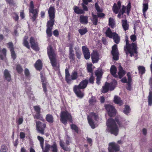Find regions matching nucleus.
Wrapping results in <instances>:
<instances>
[{
    "instance_id": "obj_13",
    "label": "nucleus",
    "mask_w": 152,
    "mask_h": 152,
    "mask_svg": "<svg viewBox=\"0 0 152 152\" xmlns=\"http://www.w3.org/2000/svg\"><path fill=\"white\" fill-rule=\"evenodd\" d=\"M104 107L107 112L109 116L112 117L116 114V110L112 105L109 104H106L104 105Z\"/></svg>"
},
{
    "instance_id": "obj_4",
    "label": "nucleus",
    "mask_w": 152,
    "mask_h": 152,
    "mask_svg": "<svg viewBox=\"0 0 152 152\" xmlns=\"http://www.w3.org/2000/svg\"><path fill=\"white\" fill-rule=\"evenodd\" d=\"M126 45L124 47V50L126 54L130 53V56L132 57L134 55V53L137 54V47L136 43L132 42L131 44L129 43L128 38L126 37Z\"/></svg>"
},
{
    "instance_id": "obj_64",
    "label": "nucleus",
    "mask_w": 152,
    "mask_h": 152,
    "mask_svg": "<svg viewBox=\"0 0 152 152\" xmlns=\"http://www.w3.org/2000/svg\"><path fill=\"white\" fill-rule=\"evenodd\" d=\"M94 77L91 75L89 79V81L90 83L93 84L94 83Z\"/></svg>"
},
{
    "instance_id": "obj_44",
    "label": "nucleus",
    "mask_w": 152,
    "mask_h": 152,
    "mask_svg": "<svg viewBox=\"0 0 152 152\" xmlns=\"http://www.w3.org/2000/svg\"><path fill=\"white\" fill-rule=\"evenodd\" d=\"M7 50L5 48H4L2 49L1 52V54H0V58L1 60H3L4 57L6 56Z\"/></svg>"
},
{
    "instance_id": "obj_36",
    "label": "nucleus",
    "mask_w": 152,
    "mask_h": 152,
    "mask_svg": "<svg viewBox=\"0 0 152 152\" xmlns=\"http://www.w3.org/2000/svg\"><path fill=\"white\" fill-rule=\"evenodd\" d=\"M92 19L91 20L92 22L94 25L96 26L98 21L97 16L96 15L94 14L93 13H92Z\"/></svg>"
},
{
    "instance_id": "obj_33",
    "label": "nucleus",
    "mask_w": 152,
    "mask_h": 152,
    "mask_svg": "<svg viewBox=\"0 0 152 152\" xmlns=\"http://www.w3.org/2000/svg\"><path fill=\"white\" fill-rule=\"evenodd\" d=\"M59 144L60 146L64 151H71V149L69 147H68L67 146H65L62 140L60 141Z\"/></svg>"
},
{
    "instance_id": "obj_47",
    "label": "nucleus",
    "mask_w": 152,
    "mask_h": 152,
    "mask_svg": "<svg viewBox=\"0 0 152 152\" xmlns=\"http://www.w3.org/2000/svg\"><path fill=\"white\" fill-rule=\"evenodd\" d=\"M70 127L72 129L74 130L76 133H79V128L76 125L72 124L70 125Z\"/></svg>"
},
{
    "instance_id": "obj_56",
    "label": "nucleus",
    "mask_w": 152,
    "mask_h": 152,
    "mask_svg": "<svg viewBox=\"0 0 152 152\" xmlns=\"http://www.w3.org/2000/svg\"><path fill=\"white\" fill-rule=\"evenodd\" d=\"M24 74L26 77H29L30 76V73L29 70L27 68H25L24 70Z\"/></svg>"
},
{
    "instance_id": "obj_53",
    "label": "nucleus",
    "mask_w": 152,
    "mask_h": 152,
    "mask_svg": "<svg viewBox=\"0 0 152 152\" xmlns=\"http://www.w3.org/2000/svg\"><path fill=\"white\" fill-rule=\"evenodd\" d=\"M51 145L48 143H46L45 149L43 152H49L50 149V148Z\"/></svg>"
},
{
    "instance_id": "obj_10",
    "label": "nucleus",
    "mask_w": 152,
    "mask_h": 152,
    "mask_svg": "<svg viewBox=\"0 0 152 152\" xmlns=\"http://www.w3.org/2000/svg\"><path fill=\"white\" fill-rule=\"evenodd\" d=\"M44 73L41 72L40 74L41 82L42 83V87L43 88V91L45 94L47 95L48 90L47 86L48 84V82L47 80L46 77L44 76Z\"/></svg>"
},
{
    "instance_id": "obj_17",
    "label": "nucleus",
    "mask_w": 152,
    "mask_h": 152,
    "mask_svg": "<svg viewBox=\"0 0 152 152\" xmlns=\"http://www.w3.org/2000/svg\"><path fill=\"white\" fill-rule=\"evenodd\" d=\"M8 48L10 49L12 58L15 60L16 58V56L14 50V48L13 43L12 42H9L7 43Z\"/></svg>"
},
{
    "instance_id": "obj_24",
    "label": "nucleus",
    "mask_w": 152,
    "mask_h": 152,
    "mask_svg": "<svg viewBox=\"0 0 152 152\" xmlns=\"http://www.w3.org/2000/svg\"><path fill=\"white\" fill-rule=\"evenodd\" d=\"M79 21L82 24H87L88 23V17L87 16L81 15L80 17Z\"/></svg>"
},
{
    "instance_id": "obj_34",
    "label": "nucleus",
    "mask_w": 152,
    "mask_h": 152,
    "mask_svg": "<svg viewBox=\"0 0 152 152\" xmlns=\"http://www.w3.org/2000/svg\"><path fill=\"white\" fill-rule=\"evenodd\" d=\"M50 20H48L47 23V28H52L54 23L55 20L54 19L50 18Z\"/></svg>"
},
{
    "instance_id": "obj_6",
    "label": "nucleus",
    "mask_w": 152,
    "mask_h": 152,
    "mask_svg": "<svg viewBox=\"0 0 152 152\" xmlns=\"http://www.w3.org/2000/svg\"><path fill=\"white\" fill-rule=\"evenodd\" d=\"M60 121L64 124H67V121H68L71 122L72 121V116L67 111H63L61 112L60 115Z\"/></svg>"
},
{
    "instance_id": "obj_62",
    "label": "nucleus",
    "mask_w": 152,
    "mask_h": 152,
    "mask_svg": "<svg viewBox=\"0 0 152 152\" xmlns=\"http://www.w3.org/2000/svg\"><path fill=\"white\" fill-rule=\"evenodd\" d=\"M130 39L133 42H134L136 40V36L135 35H132L130 36Z\"/></svg>"
},
{
    "instance_id": "obj_50",
    "label": "nucleus",
    "mask_w": 152,
    "mask_h": 152,
    "mask_svg": "<svg viewBox=\"0 0 152 152\" xmlns=\"http://www.w3.org/2000/svg\"><path fill=\"white\" fill-rule=\"evenodd\" d=\"M0 152H7V146L5 144L1 145Z\"/></svg>"
},
{
    "instance_id": "obj_45",
    "label": "nucleus",
    "mask_w": 152,
    "mask_h": 152,
    "mask_svg": "<svg viewBox=\"0 0 152 152\" xmlns=\"http://www.w3.org/2000/svg\"><path fill=\"white\" fill-rule=\"evenodd\" d=\"M16 69L18 73L21 74L23 71V69L20 64H17L16 65Z\"/></svg>"
},
{
    "instance_id": "obj_55",
    "label": "nucleus",
    "mask_w": 152,
    "mask_h": 152,
    "mask_svg": "<svg viewBox=\"0 0 152 152\" xmlns=\"http://www.w3.org/2000/svg\"><path fill=\"white\" fill-rule=\"evenodd\" d=\"M34 110L36 113H41V108L39 105H36L34 107Z\"/></svg>"
},
{
    "instance_id": "obj_20",
    "label": "nucleus",
    "mask_w": 152,
    "mask_h": 152,
    "mask_svg": "<svg viewBox=\"0 0 152 152\" xmlns=\"http://www.w3.org/2000/svg\"><path fill=\"white\" fill-rule=\"evenodd\" d=\"M91 59L92 62L94 64L96 63L98 61L99 59V55L97 51H94L92 53Z\"/></svg>"
},
{
    "instance_id": "obj_11",
    "label": "nucleus",
    "mask_w": 152,
    "mask_h": 152,
    "mask_svg": "<svg viewBox=\"0 0 152 152\" xmlns=\"http://www.w3.org/2000/svg\"><path fill=\"white\" fill-rule=\"evenodd\" d=\"M108 152H118L120 150V146L115 142H110L108 148Z\"/></svg>"
},
{
    "instance_id": "obj_46",
    "label": "nucleus",
    "mask_w": 152,
    "mask_h": 152,
    "mask_svg": "<svg viewBox=\"0 0 152 152\" xmlns=\"http://www.w3.org/2000/svg\"><path fill=\"white\" fill-rule=\"evenodd\" d=\"M145 3L143 4L142 11H147L148 9V4L147 0H144Z\"/></svg>"
},
{
    "instance_id": "obj_39",
    "label": "nucleus",
    "mask_w": 152,
    "mask_h": 152,
    "mask_svg": "<svg viewBox=\"0 0 152 152\" xmlns=\"http://www.w3.org/2000/svg\"><path fill=\"white\" fill-rule=\"evenodd\" d=\"M131 111V109L130 106L128 105H125L123 112L126 115H128Z\"/></svg>"
},
{
    "instance_id": "obj_8",
    "label": "nucleus",
    "mask_w": 152,
    "mask_h": 152,
    "mask_svg": "<svg viewBox=\"0 0 152 152\" xmlns=\"http://www.w3.org/2000/svg\"><path fill=\"white\" fill-rule=\"evenodd\" d=\"M29 13L32 14V16H31V19L33 22L36 20L37 18L39 10L37 9H34V5L33 1L30 2L29 8Z\"/></svg>"
},
{
    "instance_id": "obj_63",
    "label": "nucleus",
    "mask_w": 152,
    "mask_h": 152,
    "mask_svg": "<svg viewBox=\"0 0 152 152\" xmlns=\"http://www.w3.org/2000/svg\"><path fill=\"white\" fill-rule=\"evenodd\" d=\"M53 34L54 36L58 37L59 35V33L57 29L53 31Z\"/></svg>"
},
{
    "instance_id": "obj_12",
    "label": "nucleus",
    "mask_w": 152,
    "mask_h": 152,
    "mask_svg": "<svg viewBox=\"0 0 152 152\" xmlns=\"http://www.w3.org/2000/svg\"><path fill=\"white\" fill-rule=\"evenodd\" d=\"M83 9L80 8L77 6H75L73 8V10L74 12L77 14H84L85 13V11H87L88 9L85 4L82 3L81 4Z\"/></svg>"
},
{
    "instance_id": "obj_26",
    "label": "nucleus",
    "mask_w": 152,
    "mask_h": 152,
    "mask_svg": "<svg viewBox=\"0 0 152 152\" xmlns=\"http://www.w3.org/2000/svg\"><path fill=\"white\" fill-rule=\"evenodd\" d=\"M45 120L49 124H52L54 122V118L53 116L51 114H48L46 115Z\"/></svg>"
},
{
    "instance_id": "obj_7",
    "label": "nucleus",
    "mask_w": 152,
    "mask_h": 152,
    "mask_svg": "<svg viewBox=\"0 0 152 152\" xmlns=\"http://www.w3.org/2000/svg\"><path fill=\"white\" fill-rule=\"evenodd\" d=\"M106 36L110 38H113L114 42L117 44H118L120 41V37L118 34L115 32H113L110 28L109 27L105 32Z\"/></svg>"
},
{
    "instance_id": "obj_48",
    "label": "nucleus",
    "mask_w": 152,
    "mask_h": 152,
    "mask_svg": "<svg viewBox=\"0 0 152 152\" xmlns=\"http://www.w3.org/2000/svg\"><path fill=\"white\" fill-rule=\"evenodd\" d=\"M88 31L86 28L85 27L83 28L80 29L78 30V32L81 35L85 34Z\"/></svg>"
},
{
    "instance_id": "obj_49",
    "label": "nucleus",
    "mask_w": 152,
    "mask_h": 152,
    "mask_svg": "<svg viewBox=\"0 0 152 152\" xmlns=\"http://www.w3.org/2000/svg\"><path fill=\"white\" fill-rule=\"evenodd\" d=\"M52 28H47L46 33L47 35V37H51L52 35Z\"/></svg>"
},
{
    "instance_id": "obj_41",
    "label": "nucleus",
    "mask_w": 152,
    "mask_h": 152,
    "mask_svg": "<svg viewBox=\"0 0 152 152\" xmlns=\"http://www.w3.org/2000/svg\"><path fill=\"white\" fill-rule=\"evenodd\" d=\"M138 69L139 71V73L141 75H143L145 72V68L143 66H139L138 67Z\"/></svg>"
},
{
    "instance_id": "obj_21",
    "label": "nucleus",
    "mask_w": 152,
    "mask_h": 152,
    "mask_svg": "<svg viewBox=\"0 0 152 152\" xmlns=\"http://www.w3.org/2000/svg\"><path fill=\"white\" fill-rule=\"evenodd\" d=\"M34 66L37 71L41 70L43 67V63L40 59H38L34 64Z\"/></svg>"
},
{
    "instance_id": "obj_23",
    "label": "nucleus",
    "mask_w": 152,
    "mask_h": 152,
    "mask_svg": "<svg viewBox=\"0 0 152 152\" xmlns=\"http://www.w3.org/2000/svg\"><path fill=\"white\" fill-rule=\"evenodd\" d=\"M55 9L54 7H50L48 10V13L50 18L54 19L55 15Z\"/></svg>"
},
{
    "instance_id": "obj_32",
    "label": "nucleus",
    "mask_w": 152,
    "mask_h": 152,
    "mask_svg": "<svg viewBox=\"0 0 152 152\" xmlns=\"http://www.w3.org/2000/svg\"><path fill=\"white\" fill-rule=\"evenodd\" d=\"M28 37L27 36H25L23 39V44L25 47L28 49H30V46L29 45V43L28 41Z\"/></svg>"
},
{
    "instance_id": "obj_38",
    "label": "nucleus",
    "mask_w": 152,
    "mask_h": 152,
    "mask_svg": "<svg viewBox=\"0 0 152 152\" xmlns=\"http://www.w3.org/2000/svg\"><path fill=\"white\" fill-rule=\"evenodd\" d=\"M65 80L67 83V82H69V81L70 80V74L69 73V70L67 68H66L65 70Z\"/></svg>"
},
{
    "instance_id": "obj_9",
    "label": "nucleus",
    "mask_w": 152,
    "mask_h": 152,
    "mask_svg": "<svg viewBox=\"0 0 152 152\" xmlns=\"http://www.w3.org/2000/svg\"><path fill=\"white\" fill-rule=\"evenodd\" d=\"M36 123V129L38 132L42 134H44V131L46 128L45 123H42L41 122L35 120Z\"/></svg>"
},
{
    "instance_id": "obj_40",
    "label": "nucleus",
    "mask_w": 152,
    "mask_h": 152,
    "mask_svg": "<svg viewBox=\"0 0 152 152\" xmlns=\"http://www.w3.org/2000/svg\"><path fill=\"white\" fill-rule=\"evenodd\" d=\"M50 150L52 152H58L57 145L56 142H54L53 144L51 145Z\"/></svg>"
},
{
    "instance_id": "obj_28",
    "label": "nucleus",
    "mask_w": 152,
    "mask_h": 152,
    "mask_svg": "<svg viewBox=\"0 0 152 152\" xmlns=\"http://www.w3.org/2000/svg\"><path fill=\"white\" fill-rule=\"evenodd\" d=\"M119 71L118 74L120 78H121L125 74L126 72L123 69V67L120 65L118 67Z\"/></svg>"
},
{
    "instance_id": "obj_35",
    "label": "nucleus",
    "mask_w": 152,
    "mask_h": 152,
    "mask_svg": "<svg viewBox=\"0 0 152 152\" xmlns=\"http://www.w3.org/2000/svg\"><path fill=\"white\" fill-rule=\"evenodd\" d=\"M87 119L88 123L91 128L93 129H94L95 128V125L91 118L88 115L87 117Z\"/></svg>"
},
{
    "instance_id": "obj_22",
    "label": "nucleus",
    "mask_w": 152,
    "mask_h": 152,
    "mask_svg": "<svg viewBox=\"0 0 152 152\" xmlns=\"http://www.w3.org/2000/svg\"><path fill=\"white\" fill-rule=\"evenodd\" d=\"M78 76L77 72L76 71H73L69 79H70V80L69 81V82H67V83L68 84H71L72 80H77L78 78Z\"/></svg>"
},
{
    "instance_id": "obj_54",
    "label": "nucleus",
    "mask_w": 152,
    "mask_h": 152,
    "mask_svg": "<svg viewBox=\"0 0 152 152\" xmlns=\"http://www.w3.org/2000/svg\"><path fill=\"white\" fill-rule=\"evenodd\" d=\"M7 4H9L10 6H14L15 4V1L13 0H5Z\"/></svg>"
},
{
    "instance_id": "obj_16",
    "label": "nucleus",
    "mask_w": 152,
    "mask_h": 152,
    "mask_svg": "<svg viewBox=\"0 0 152 152\" xmlns=\"http://www.w3.org/2000/svg\"><path fill=\"white\" fill-rule=\"evenodd\" d=\"M114 88L112 84L106 82L105 83L104 85L102 86L101 92L103 93H106L108 92L109 90L113 91Z\"/></svg>"
},
{
    "instance_id": "obj_19",
    "label": "nucleus",
    "mask_w": 152,
    "mask_h": 152,
    "mask_svg": "<svg viewBox=\"0 0 152 152\" xmlns=\"http://www.w3.org/2000/svg\"><path fill=\"white\" fill-rule=\"evenodd\" d=\"M82 50L85 59H88L90 57V53L88 48L86 46H83L82 47Z\"/></svg>"
},
{
    "instance_id": "obj_60",
    "label": "nucleus",
    "mask_w": 152,
    "mask_h": 152,
    "mask_svg": "<svg viewBox=\"0 0 152 152\" xmlns=\"http://www.w3.org/2000/svg\"><path fill=\"white\" fill-rule=\"evenodd\" d=\"M69 58L70 59L74 61L75 60V54L74 53L69 54Z\"/></svg>"
},
{
    "instance_id": "obj_1",
    "label": "nucleus",
    "mask_w": 152,
    "mask_h": 152,
    "mask_svg": "<svg viewBox=\"0 0 152 152\" xmlns=\"http://www.w3.org/2000/svg\"><path fill=\"white\" fill-rule=\"evenodd\" d=\"M125 122V120L119 116H116L114 119L110 118L106 122L107 130L112 134L117 136L119 131L118 125L119 127H123Z\"/></svg>"
},
{
    "instance_id": "obj_43",
    "label": "nucleus",
    "mask_w": 152,
    "mask_h": 152,
    "mask_svg": "<svg viewBox=\"0 0 152 152\" xmlns=\"http://www.w3.org/2000/svg\"><path fill=\"white\" fill-rule=\"evenodd\" d=\"M37 139L39 141L40 146L43 150L44 149V139L42 137L39 136H37Z\"/></svg>"
},
{
    "instance_id": "obj_27",
    "label": "nucleus",
    "mask_w": 152,
    "mask_h": 152,
    "mask_svg": "<svg viewBox=\"0 0 152 152\" xmlns=\"http://www.w3.org/2000/svg\"><path fill=\"white\" fill-rule=\"evenodd\" d=\"M117 68L115 66L113 65L111 66L110 71L111 74L115 78L118 77V75H116Z\"/></svg>"
},
{
    "instance_id": "obj_14",
    "label": "nucleus",
    "mask_w": 152,
    "mask_h": 152,
    "mask_svg": "<svg viewBox=\"0 0 152 152\" xmlns=\"http://www.w3.org/2000/svg\"><path fill=\"white\" fill-rule=\"evenodd\" d=\"M29 42L31 45V48L34 50L38 51L39 50L38 46V43L37 39L34 37H30L29 40Z\"/></svg>"
},
{
    "instance_id": "obj_59",
    "label": "nucleus",
    "mask_w": 152,
    "mask_h": 152,
    "mask_svg": "<svg viewBox=\"0 0 152 152\" xmlns=\"http://www.w3.org/2000/svg\"><path fill=\"white\" fill-rule=\"evenodd\" d=\"M23 119L22 117L19 118L18 120L17 121V123L18 125H20L23 123Z\"/></svg>"
},
{
    "instance_id": "obj_3",
    "label": "nucleus",
    "mask_w": 152,
    "mask_h": 152,
    "mask_svg": "<svg viewBox=\"0 0 152 152\" xmlns=\"http://www.w3.org/2000/svg\"><path fill=\"white\" fill-rule=\"evenodd\" d=\"M88 81V80L85 79L83 80L78 85H75L73 87L74 92L77 96L80 98H83L84 96V90L82 91L81 89H84L87 86Z\"/></svg>"
},
{
    "instance_id": "obj_51",
    "label": "nucleus",
    "mask_w": 152,
    "mask_h": 152,
    "mask_svg": "<svg viewBox=\"0 0 152 152\" xmlns=\"http://www.w3.org/2000/svg\"><path fill=\"white\" fill-rule=\"evenodd\" d=\"M95 9L97 12H102V10L100 8V7L99 6L97 2H96L95 3Z\"/></svg>"
},
{
    "instance_id": "obj_58",
    "label": "nucleus",
    "mask_w": 152,
    "mask_h": 152,
    "mask_svg": "<svg viewBox=\"0 0 152 152\" xmlns=\"http://www.w3.org/2000/svg\"><path fill=\"white\" fill-rule=\"evenodd\" d=\"M127 76L128 77V81L127 83H131L132 81V79L131 78V75L130 72H128L127 74Z\"/></svg>"
},
{
    "instance_id": "obj_29",
    "label": "nucleus",
    "mask_w": 152,
    "mask_h": 152,
    "mask_svg": "<svg viewBox=\"0 0 152 152\" xmlns=\"http://www.w3.org/2000/svg\"><path fill=\"white\" fill-rule=\"evenodd\" d=\"M33 115L35 120H39L42 121H44L45 120L42 116L41 114V113H36L35 114H33Z\"/></svg>"
},
{
    "instance_id": "obj_25",
    "label": "nucleus",
    "mask_w": 152,
    "mask_h": 152,
    "mask_svg": "<svg viewBox=\"0 0 152 152\" xmlns=\"http://www.w3.org/2000/svg\"><path fill=\"white\" fill-rule=\"evenodd\" d=\"M4 76L6 80L10 82L11 80V75L8 70L5 69L4 72Z\"/></svg>"
},
{
    "instance_id": "obj_52",
    "label": "nucleus",
    "mask_w": 152,
    "mask_h": 152,
    "mask_svg": "<svg viewBox=\"0 0 152 152\" xmlns=\"http://www.w3.org/2000/svg\"><path fill=\"white\" fill-rule=\"evenodd\" d=\"M92 64H88L87 65V69L88 72L92 73L93 69L92 68Z\"/></svg>"
},
{
    "instance_id": "obj_18",
    "label": "nucleus",
    "mask_w": 152,
    "mask_h": 152,
    "mask_svg": "<svg viewBox=\"0 0 152 152\" xmlns=\"http://www.w3.org/2000/svg\"><path fill=\"white\" fill-rule=\"evenodd\" d=\"M149 84L151 87V88L150 90L148 96V105L151 106L152 104V77L150 78L149 79Z\"/></svg>"
},
{
    "instance_id": "obj_2",
    "label": "nucleus",
    "mask_w": 152,
    "mask_h": 152,
    "mask_svg": "<svg viewBox=\"0 0 152 152\" xmlns=\"http://www.w3.org/2000/svg\"><path fill=\"white\" fill-rule=\"evenodd\" d=\"M121 7V3L120 1L117 2V4L114 3L112 7V10L113 12L115 14H117V17L119 18H121V16L124 13H126H126L127 15H129L131 11V5L130 2H129L126 6L124 5L122 6V8L120 10Z\"/></svg>"
},
{
    "instance_id": "obj_42",
    "label": "nucleus",
    "mask_w": 152,
    "mask_h": 152,
    "mask_svg": "<svg viewBox=\"0 0 152 152\" xmlns=\"http://www.w3.org/2000/svg\"><path fill=\"white\" fill-rule=\"evenodd\" d=\"M96 83L98 85H99L100 83V81L102 77L101 73L100 72H97L96 73Z\"/></svg>"
},
{
    "instance_id": "obj_30",
    "label": "nucleus",
    "mask_w": 152,
    "mask_h": 152,
    "mask_svg": "<svg viewBox=\"0 0 152 152\" xmlns=\"http://www.w3.org/2000/svg\"><path fill=\"white\" fill-rule=\"evenodd\" d=\"M114 102L116 104H118L120 106L122 105L123 102L121 99L118 96H115L114 97Z\"/></svg>"
},
{
    "instance_id": "obj_61",
    "label": "nucleus",
    "mask_w": 152,
    "mask_h": 152,
    "mask_svg": "<svg viewBox=\"0 0 152 152\" xmlns=\"http://www.w3.org/2000/svg\"><path fill=\"white\" fill-rule=\"evenodd\" d=\"M67 137L66 139V144L69 145V144L70 141V138L68 135L67 136Z\"/></svg>"
},
{
    "instance_id": "obj_57",
    "label": "nucleus",
    "mask_w": 152,
    "mask_h": 152,
    "mask_svg": "<svg viewBox=\"0 0 152 152\" xmlns=\"http://www.w3.org/2000/svg\"><path fill=\"white\" fill-rule=\"evenodd\" d=\"M13 14L14 16H13V18L15 21H18L19 19V16L15 12L13 13Z\"/></svg>"
},
{
    "instance_id": "obj_37",
    "label": "nucleus",
    "mask_w": 152,
    "mask_h": 152,
    "mask_svg": "<svg viewBox=\"0 0 152 152\" xmlns=\"http://www.w3.org/2000/svg\"><path fill=\"white\" fill-rule=\"evenodd\" d=\"M108 24L112 28H114L115 27V22L113 18H109Z\"/></svg>"
},
{
    "instance_id": "obj_5",
    "label": "nucleus",
    "mask_w": 152,
    "mask_h": 152,
    "mask_svg": "<svg viewBox=\"0 0 152 152\" xmlns=\"http://www.w3.org/2000/svg\"><path fill=\"white\" fill-rule=\"evenodd\" d=\"M47 53L52 66L54 68H56V69H59V66H57L56 58L57 55L52 46L49 45L47 48Z\"/></svg>"
},
{
    "instance_id": "obj_15",
    "label": "nucleus",
    "mask_w": 152,
    "mask_h": 152,
    "mask_svg": "<svg viewBox=\"0 0 152 152\" xmlns=\"http://www.w3.org/2000/svg\"><path fill=\"white\" fill-rule=\"evenodd\" d=\"M111 54L113 56V59L114 60L117 61L118 59L119 53L116 44H114L112 46Z\"/></svg>"
},
{
    "instance_id": "obj_31",
    "label": "nucleus",
    "mask_w": 152,
    "mask_h": 152,
    "mask_svg": "<svg viewBox=\"0 0 152 152\" xmlns=\"http://www.w3.org/2000/svg\"><path fill=\"white\" fill-rule=\"evenodd\" d=\"M121 22L122 26L124 30L126 31L128 30L129 28V25L127 23V20H122Z\"/></svg>"
}]
</instances>
